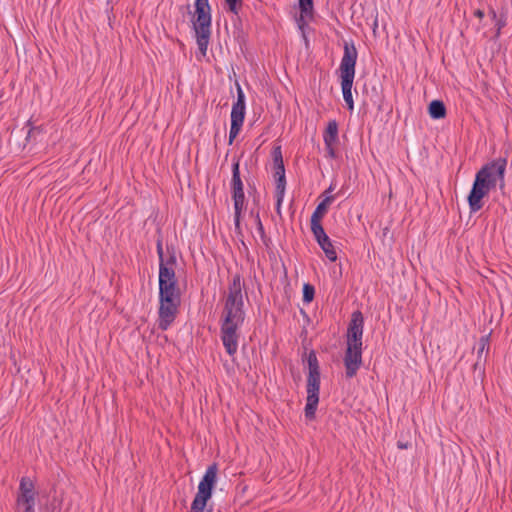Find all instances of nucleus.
I'll use <instances>...</instances> for the list:
<instances>
[{
    "label": "nucleus",
    "instance_id": "obj_1",
    "mask_svg": "<svg viewBox=\"0 0 512 512\" xmlns=\"http://www.w3.org/2000/svg\"><path fill=\"white\" fill-rule=\"evenodd\" d=\"M245 321L244 301L241 275L235 274L228 286V294L224 302L220 323V338L229 356L238 350L240 339L239 328Z\"/></svg>",
    "mask_w": 512,
    "mask_h": 512
},
{
    "label": "nucleus",
    "instance_id": "obj_2",
    "mask_svg": "<svg viewBox=\"0 0 512 512\" xmlns=\"http://www.w3.org/2000/svg\"><path fill=\"white\" fill-rule=\"evenodd\" d=\"M507 160L495 159L485 165L476 173L472 188L467 197L471 213H476L483 207L482 199L494 189L499 182L500 189L505 186L504 176Z\"/></svg>",
    "mask_w": 512,
    "mask_h": 512
},
{
    "label": "nucleus",
    "instance_id": "obj_3",
    "mask_svg": "<svg viewBox=\"0 0 512 512\" xmlns=\"http://www.w3.org/2000/svg\"><path fill=\"white\" fill-rule=\"evenodd\" d=\"M358 52L353 42L344 43V53L340 62L339 71L341 79V89L347 109L350 112L354 110V101L352 96V86L355 77V66Z\"/></svg>",
    "mask_w": 512,
    "mask_h": 512
},
{
    "label": "nucleus",
    "instance_id": "obj_4",
    "mask_svg": "<svg viewBox=\"0 0 512 512\" xmlns=\"http://www.w3.org/2000/svg\"><path fill=\"white\" fill-rule=\"evenodd\" d=\"M194 7L195 11L192 14L191 22L195 31L198 49L205 56L211 36V6L209 0H195Z\"/></svg>",
    "mask_w": 512,
    "mask_h": 512
},
{
    "label": "nucleus",
    "instance_id": "obj_5",
    "mask_svg": "<svg viewBox=\"0 0 512 512\" xmlns=\"http://www.w3.org/2000/svg\"><path fill=\"white\" fill-rule=\"evenodd\" d=\"M181 305L179 286L159 289L158 328L166 331L175 321Z\"/></svg>",
    "mask_w": 512,
    "mask_h": 512
},
{
    "label": "nucleus",
    "instance_id": "obj_6",
    "mask_svg": "<svg viewBox=\"0 0 512 512\" xmlns=\"http://www.w3.org/2000/svg\"><path fill=\"white\" fill-rule=\"evenodd\" d=\"M307 363L309 373L307 376V398L304 408L305 417L308 420L315 419L317 406L319 403L320 392V368L317 355L314 350H311L307 356Z\"/></svg>",
    "mask_w": 512,
    "mask_h": 512
},
{
    "label": "nucleus",
    "instance_id": "obj_7",
    "mask_svg": "<svg viewBox=\"0 0 512 512\" xmlns=\"http://www.w3.org/2000/svg\"><path fill=\"white\" fill-rule=\"evenodd\" d=\"M217 471L218 468L215 463L208 466L206 469L204 476L199 482L198 492L192 501L190 512H204L207 501L212 496V491L216 483Z\"/></svg>",
    "mask_w": 512,
    "mask_h": 512
},
{
    "label": "nucleus",
    "instance_id": "obj_8",
    "mask_svg": "<svg viewBox=\"0 0 512 512\" xmlns=\"http://www.w3.org/2000/svg\"><path fill=\"white\" fill-rule=\"evenodd\" d=\"M231 192L234 202V225L237 231H240L241 213L244 209L245 194L243 189V182L240 175L239 160H234L232 163V178H231Z\"/></svg>",
    "mask_w": 512,
    "mask_h": 512
},
{
    "label": "nucleus",
    "instance_id": "obj_9",
    "mask_svg": "<svg viewBox=\"0 0 512 512\" xmlns=\"http://www.w3.org/2000/svg\"><path fill=\"white\" fill-rule=\"evenodd\" d=\"M362 365V346L347 345L344 355L345 374L347 378H353Z\"/></svg>",
    "mask_w": 512,
    "mask_h": 512
},
{
    "label": "nucleus",
    "instance_id": "obj_10",
    "mask_svg": "<svg viewBox=\"0 0 512 512\" xmlns=\"http://www.w3.org/2000/svg\"><path fill=\"white\" fill-rule=\"evenodd\" d=\"M364 318L360 311L352 313L351 320L347 329V345L355 344L362 346Z\"/></svg>",
    "mask_w": 512,
    "mask_h": 512
},
{
    "label": "nucleus",
    "instance_id": "obj_11",
    "mask_svg": "<svg viewBox=\"0 0 512 512\" xmlns=\"http://www.w3.org/2000/svg\"><path fill=\"white\" fill-rule=\"evenodd\" d=\"M35 486L29 477H22L19 484V491L16 498V505L36 503Z\"/></svg>",
    "mask_w": 512,
    "mask_h": 512
},
{
    "label": "nucleus",
    "instance_id": "obj_12",
    "mask_svg": "<svg viewBox=\"0 0 512 512\" xmlns=\"http://www.w3.org/2000/svg\"><path fill=\"white\" fill-rule=\"evenodd\" d=\"M245 94L239 84H237V100L232 106L231 122L243 124L245 119Z\"/></svg>",
    "mask_w": 512,
    "mask_h": 512
},
{
    "label": "nucleus",
    "instance_id": "obj_13",
    "mask_svg": "<svg viewBox=\"0 0 512 512\" xmlns=\"http://www.w3.org/2000/svg\"><path fill=\"white\" fill-rule=\"evenodd\" d=\"M178 281L174 269L159 265V289L177 287Z\"/></svg>",
    "mask_w": 512,
    "mask_h": 512
},
{
    "label": "nucleus",
    "instance_id": "obj_14",
    "mask_svg": "<svg viewBox=\"0 0 512 512\" xmlns=\"http://www.w3.org/2000/svg\"><path fill=\"white\" fill-rule=\"evenodd\" d=\"M325 146H334L338 141V123L336 120H330L323 134Z\"/></svg>",
    "mask_w": 512,
    "mask_h": 512
},
{
    "label": "nucleus",
    "instance_id": "obj_15",
    "mask_svg": "<svg viewBox=\"0 0 512 512\" xmlns=\"http://www.w3.org/2000/svg\"><path fill=\"white\" fill-rule=\"evenodd\" d=\"M300 9V18L298 19L299 28L302 29L305 18L311 19L313 17V0H298Z\"/></svg>",
    "mask_w": 512,
    "mask_h": 512
},
{
    "label": "nucleus",
    "instance_id": "obj_16",
    "mask_svg": "<svg viewBox=\"0 0 512 512\" xmlns=\"http://www.w3.org/2000/svg\"><path fill=\"white\" fill-rule=\"evenodd\" d=\"M335 196L333 195H327L324 197V199L317 205L314 212L312 213L311 220H321L325 213L327 212V209L329 205L334 201Z\"/></svg>",
    "mask_w": 512,
    "mask_h": 512
},
{
    "label": "nucleus",
    "instance_id": "obj_17",
    "mask_svg": "<svg viewBox=\"0 0 512 512\" xmlns=\"http://www.w3.org/2000/svg\"><path fill=\"white\" fill-rule=\"evenodd\" d=\"M432 119H442L446 116V107L441 100H433L428 107Z\"/></svg>",
    "mask_w": 512,
    "mask_h": 512
},
{
    "label": "nucleus",
    "instance_id": "obj_18",
    "mask_svg": "<svg viewBox=\"0 0 512 512\" xmlns=\"http://www.w3.org/2000/svg\"><path fill=\"white\" fill-rule=\"evenodd\" d=\"M318 245L321 247L329 261L335 262L337 260L336 250L329 237H327L324 241L322 240L321 242H318Z\"/></svg>",
    "mask_w": 512,
    "mask_h": 512
},
{
    "label": "nucleus",
    "instance_id": "obj_19",
    "mask_svg": "<svg viewBox=\"0 0 512 512\" xmlns=\"http://www.w3.org/2000/svg\"><path fill=\"white\" fill-rule=\"evenodd\" d=\"M311 231L317 243L329 237L321 225V220H311Z\"/></svg>",
    "mask_w": 512,
    "mask_h": 512
},
{
    "label": "nucleus",
    "instance_id": "obj_20",
    "mask_svg": "<svg viewBox=\"0 0 512 512\" xmlns=\"http://www.w3.org/2000/svg\"><path fill=\"white\" fill-rule=\"evenodd\" d=\"M166 250H167V253H168V257L167 258H163L162 260H160L159 261V265L160 264H164L165 267H168L170 269H174L175 270V266H176V263H177L175 249H174L173 246H168L167 245Z\"/></svg>",
    "mask_w": 512,
    "mask_h": 512
},
{
    "label": "nucleus",
    "instance_id": "obj_21",
    "mask_svg": "<svg viewBox=\"0 0 512 512\" xmlns=\"http://www.w3.org/2000/svg\"><path fill=\"white\" fill-rule=\"evenodd\" d=\"M489 339H490V335H484V336L480 337V339L478 341L477 358H479V360H481V358H484L483 357L484 352L487 353L489 351Z\"/></svg>",
    "mask_w": 512,
    "mask_h": 512
},
{
    "label": "nucleus",
    "instance_id": "obj_22",
    "mask_svg": "<svg viewBox=\"0 0 512 512\" xmlns=\"http://www.w3.org/2000/svg\"><path fill=\"white\" fill-rule=\"evenodd\" d=\"M315 296V288L309 283L303 285V302L308 304L313 301Z\"/></svg>",
    "mask_w": 512,
    "mask_h": 512
},
{
    "label": "nucleus",
    "instance_id": "obj_23",
    "mask_svg": "<svg viewBox=\"0 0 512 512\" xmlns=\"http://www.w3.org/2000/svg\"><path fill=\"white\" fill-rule=\"evenodd\" d=\"M250 214H251V216L255 217V223H256L257 231L260 234V237L263 240V242L266 243V234H265L264 226H263L262 221L260 219L259 212L258 211H254L253 209H251Z\"/></svg>",
    "mask_w": 512,
    "mask_h": 512
},
{
    "label": "nucleus",
    "instance_id": "obj_24",
    "mask_svg": "<svg viewBox=\"0 0 512 512\" xmlns=\"http://www.w3.org/2000/svg\"><path fill=\"white\" fill-rule=\"evenodd\" d=\"M276 187H275V195L284 196L285 195V189H286V177L280 175L279 177L275 178Z\"/></svg>",
    "mask_w": 512,
    "mask_h": 512
},
{
    "label": "nucleus",
    "instance_id": "obj_25",
    "mask_svg": "<svg viewBox=\"0 0 512 512\" xmlns=\"http://www.w3.org/2000/svg\"><path fill=\"white\" fill-rule=\"evenodd\" d=\"M242 125L243 124H241V123L231 122L230 132H229V144L233 143L234 139L239 134V132L242 128Z\"/></svg>",
    "mask_w": 512,
    "mask_h": 512
},
{
    "label": "nucleus",
    "instance_id": "obj_26",
    "mask_svg": "<svg viewBox=\"0 0 512 512\" xmlns=\"http://www.w3.org/2000/svg\"><path fill=\"white\" fill-rule=\"evenodd\" d=\"M273 165L284 164L281 146H276L272 150Z\"/></svg>",
    "mask_w": 512,
    "mask_h": 512
},
{
    "label": "nucleus",
    "instance_id": "obj_27",
    "mask_svg": "<svg viewBox=\"0 0 512 512\" xmlns=\"http://www.w3.org/2000/svg\"><path fill=\"white\" fill-rule=\"evenodd\" d=\"M225 3L227 4L229 11L237 15L239 13V8L242 5V0H225Z\"/></svg>",
    "mask_w": 512,
    "mask_h": 512
},
{
    "label": "nucleus",
    "instance_id": "obj_28",
    "mask_svg": "<svg viewBox=\"0 0 512 512\" xmlns=\"http://www.w3.org/2000/svg\"><path fill=\"white\" fill-rule=\"evenodd\" d=\"M26 125L29 126V130H28L27 135H26V140L27 141H30L31 138L35 137L36 134H39L42 131L40 127L31 126V121L30 120L27 121Z\"/></svg>",
    "mask_w": 512,
    "mask_h": 512
},
{
    "label": "nucleus",
    "instance_id": "obj_29",
    "mask_svg": "<svg viewBox=\"0 0 512 512\" xmlns=\"http://www.w3.org/2000/svg\"><path fill=\"white\" fill-rule=\"evenodd\" d=\"M35 504L36 503L16 505L15 512H35Z\"/></svg>",
    "mask_w": 512,
    "mask_h": 512
},
{
    "label": "nucleus",
    "instance_id": "obj_30",
    "mask_svg": "<svg viewBox=\"0 0 512 512\" xmlns=\"http://www.w3.org/2000/svg\"><path fill=\"white\" fill-rule=\"evenodd\" d=\"M485 362H486V357L481 358V360H479V358H477V361L473 365L474 371L484 372Z\"/></svg>",
    "mask_w": 512,
    "mask_h": 512
},
{
    "label": "nucleus",
    "instance_id": "obj_31",
    "mask_svg": "<svg viewBox=\"0 0 512 512\" xmlns=\"http://www.w3.org/2000/svg\"><path fill=\"white\" fill-rule=\"evenodd\" d=\"M273 169H274V178H277L279 177L280 175L282 176H285V167H284V164H279V165H273Z\"/></svg>",
    "mask_w": 512,
    "mask_h": 512
},
{
    "label": "nucleus",
    "instance_id": "obj_32",
    "mask_svg": "<svg viewBox=\"0 0 512 512\" xmlns=\"http://www.w3.org/2000/svg\"><path fill=\"white\" fill-rule=\"evenodd\" d=\"M273 169H274V178H277L279 177L280 175L282 176H285V167H284V164H279V165H273Z\"/></svg>",
    "mask_w": 512,
    "mask_h": 512
},
{
    "label": "nucleus",
    "instance_id": "obj_33",
    "mask_svg": "<svg viewBox=\"0 0 512 512\" xmlns=\"http://www.w3.org/2000/svg\"><path fill=\"white\" fill-rule=\"evenodd\" d=\"M156 251L159 257V261L162 260L164 258V251L161 237H159L156 241Z\"/></svg>",
    "mask_w": 512,
    "mask_h": 512
},
{
    "label": "nucleus",
    "instance_id": "obj_34",
    "mask_svg": "<svg viewBox=\"0 0 512 512\" xmlns=\"http://www.w3.org/2000/svg\"><path fill=\"white\" fill-rule=\"evenodd\" d=\"M276 197V212L279 216H281V205L284 200V196L275 195Z\"/></svg>",
    "mask_w": 512,
    "mask_h": 512
},
{
    "label": "nucleus",
    "instance_id": "obj_35",
    "mask_svg": "<svg viewBox=\"0 0 512 512\" xmlns=\"http://www.w3.org/2000/svg\"><path fill=\"white\" fill-rule=\"evenodd\" d=\"M326 151H327L328 157H330V158L336 157L335 149L333 146H326Z\"/></svg>",
    "mask_w": 512,
    "mask_h": 512
},
{
    "label": "nucleus",
    "instance_id": "obj_36",
    "mask_svg": "<svg viewBox=\"0 0 512 512\" xmlns=\"http://www.w3.org/2000/svg\"><path fill=\"white\" fill-rule=\"evenodd\" d=\"M474 15L480 19H482L484 17V11L483 10H480V9H477L474 11Z\"/></svg>",
    "mask_w": 512,
    "mask_h": 512
},
{
    "label": "nucleus",
    "instance_id": "obj_37",
    "mask_svg": "<svg viewBox=\"0 0 512 512\" xmlns=\"http://www.w3.org/2000/svg\"><path fill=\"white\" fill-rule=\"evenodd\" d=\"M333 190H334V186H333V184H331V185L328 187V189H327V190H325V192H324V194H323V195H324V196L331 195V193L333 192Z\"/></svg>",
    "mask_w": 512,
    "mask_h": 512
},
{
    "label": "nucleus",
    "instance_id": "obj_38",
    "mask_svg": "<svg viewBox=\"0 0 512 512\" xmlns=\"http://www.w3.org/2000/svg\"><path fill=\"white\" fill-rule=\"evenodd\" d=\"M397 447H398L399 449H407V448H408V444H407V443H403V442H401V441H398V442H397Z\"/></svg>",
    "mask_w": 512,
    "mask_h": 512
},
{
    "label": "nucleus",
    "instance_id": "obj_39",
    "mask_svg": "<svg viewBox=\"0 0 512 512\" xmlns=\"http://www.w3.org/2000/svg\"><path fill=\"white\" fill-rule=\"evenodd\" d=\"M489 14L491 15L492 19H496L497 13H496V11L494 9H491Z\"/></svg>",
    "mask_w": 512,
    "mask_h": 512
},
{
    "label": "nucleus",
    "instance_id": "obj_40",
    "mask_svg": "<svg viewBox=\"0 0 512 512\" xmlns=\"http://www.w3.org/2000/svg\"><path fill=\"white\" fill-rule=\"evenodd\" d=\"M505 25V22L503 21H498L497 23V26H498V33L500 32L501 28Z\"/></svg>",
    "mask_w": 512,
    "mask_h": 512
},
{
    "label": "nucleus",
    "instance_id": "obj_41",
    "mask_svg": "<svg viewBox=\"0 0 512 512\" xmlns=\"http://www.w3.org/2000/svg\"><path fill=\"white\" fill-rule=\"evenodd\" d=\"M376 27H377V21H375V23H374V30L376 29Z\"/></svg>",
    "mask_w": 512,
    "mask_h": 512
},
{
    "label": "nucleus",
    "instance_id": "obj_42",
    "mask_svg": "<svg viewBox=\"0 0 512 512\" xmlns=\"http://www.w3.org/2000/svg\"><path fill=\"white\" fill-rule=\"evenodd\" d=\"M253 201H254L255 203H257V202H258V200L256 199V197H254V198H253Z\"/></svg>",
    "mask_w": 512,
    "mask_h": 512
},
{
    "label": "nucleus",
    "instance_id": "obj_43",
    "mask_svg": "<svg viewBox=\"0 0 512 512\" xmlns=\"http://www.w3.org/2000/svg\"><path fill=\"white\" fill-rule=\"evenodd\" d=\"M218 512H220V511H218Z\"/></svg>",
    "mask_w": 512,
    "mask_h": 512
}]
</instances>
